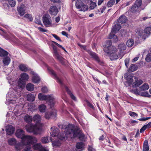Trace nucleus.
I'll list each match as a JSON object with an SVG mask.
<instances>
[{
	"label": "nucleus",
	"instance_id": "nucleus-19",
	"mask_svg": "<svg viewBox=\"0 0 151 151\" xmlns=\"http://www.w3.org/2000/svg\"><path fill=\"white\" fill-rule=\"evenodd\" d=\"M84 146V145L83 142H78L76 144V147L77 149H80V150H78L77 149H75V150L73 151H81L83 149Z\"/></svg>",
	"mask_w": 151,
	"mask_h": 151
},
{
	"label": "nucleus",
	"instance_id": "nucleus-53",
	"mask_svg": "<svg viewBox=\"0 0 151 151\" xmlns=\"http://www.w3.org/2000/svg\"><path fill=\"white\" fill-rule=\"evenodd\" d=\"M110 50H111V53L112 52H116V48L114 46H111V47L109 48Z\"/></svg>",
	"mask_w": 151,
	"mask_h": 151
},
{
	"label": "nucleus",
	"instance_id": "nucleus-27",
	"mask_svg": "<svg viewBox=\"0 0 151 151\" xmlns=\"http://www.w3.org/2000/svg\"><path fill=\"white\" fill-rule=\"evenodd\" d=\"M109 55L110 58L111 60H116L119 58L118 56L115 52H112Z\"/></svg>",
	"mask_w": 151,
	"mask_h": 151
},
{
	"label": "nucleus",
	"instance_id": "nucleus-49",
	"mask_svg": "<svg viewBox=\"0 0 151 151\" xmlns=\"http://www.w3.org/2000/svg\"><path fill=\"white\" fill-rule=\"evenodd\" d=\"M104 51L106 53L110 55V53H111V50H110L109 48H105L104 49Z\"/></svg>",
	"mask_w": 151,
	"mask_h": 151
},
{
	"label": "nucleus",
	"instance_id": "nucleus-18",
	"mask_svg": "<svg viewBox=\"0 0 151 151\" xmlns=\"http://www.w3.org/2000/svg\"><path fill=\"white\" fill-rule=\"evenodd\" d=\"M32 73L33 74L32 77V81L35 83H39L40 81V79L38 75L34 72H32Z\"/></svg>",
	"mask_w": 151,
	"mask_h": 151
},
{
	"label": "nucleus",
	"instance_id": "nucleus-34",
	"mask_svg": "<svg viewBox=\"0 0 151 151\" xmlns=\"http://www.w3.org/2000/svg\"><path fill=\"white\" fill-rule=\"evenodd\" d=\"M137 67L136 65L134 64H132L130 67V68L129 70V72H134L137 69Z\"/></svg>",
	"mask_w": 151,
	"mask_h": 151
},
{
	"label": "nucleus",
	"instance_id": "nucleus-42",
	"mask_svg": "<svg viewBox=\"0 0 151 151\" xmlns=\"http://www.w3.org/2000/svg\"><path fill=\"white\" fill-rule=\"evenodd\" d=\"M48 139V137H42V142L43 143H48L49 142H50V140H49Z\"/></svg>",
	"mask_w": 151,
	"mask_h": 151
},
{
	"label": "nucleus",
	"instance_id": "nucleus-21",
	"mask_svg": "<svg viewBox=\"0 0 151 151\" xmlns=\"http://www.w3.org/2000/svg\"><path fill=\"white\" fill-rule=\"evenodd\" d=\"M24 120L27 123H29L31 122L32 118L31 116L28 114H26L23 117Z\"/></svg>",
	"mask_w": 151,
	"mask_h": 151
},
{
	"label": "nucleus",
	"instance_id": "nucleus-36",
	"mask_svg": "<svg viewBox=\"0 0 151 151\" xmlns=\"http://www.w3.org/2000/svg\"><path fill=\"white\" fill-rule=\"evenodd\" d=\"M112 45L111 41L110 40H108L106 41L104 46L105 48H110Z\"/></svg>",
	"mask_w": 151,
	"mask_h": 151
},
{
	"label": "nucleus",
	"instance_id": "nucleus-55",
	"mask_svg": "<svg viewBox=\"0 0 151 151\" xmlns=\"http://www.w3.org/2000/svg\"><path fill=\"white\" fill-rule=\"evenodd\" d=\"M124 54V52L120 51V52L119 54V56H118L119 58H121L123 56Z\"/></svg>",
	"mask_w": 151,
	"mask_h": 151
},
{
	"label": "nucleus",
	"instance_id": "nucleus-58",
	"mask_svg": "<svg viewBox=\"0 0 151 151\" xmlns=\"http://www.w3.org/2000/svg\"><path fill=\"white\" fill-rule=\"evenodd\" d=\"M150 117H146V118H140L139 119V120L140 121H145L149 119H150Z\"/></svg>",
	"mask_w": 151,
	"mask_h": 151
},
{
	"label": "nucleus",
	"instance_id": "nucleus-14",
	"mask_svg": "<svg viewBox=\"0 0 151 151\" xmlns=\"http://www.w3.org/2000/svg\"><path fill=\"white\" fill-rule=\"evenodd\" d=\"M33 148L35 150H39L38 151H48L45 147H42L40 143H37L33 145Z\"/></svg>",
	"mask_w": 151,
	"mask_h": 151
},
{
	"label": "nucleus",
	"instance_id": "nucleus-17",
	"mask_svg": "<svg viewBox=\"0 0 151 151\" xmlns=\"http://www.w3.org/2000/svg\"><path fill=\"white\" fill-rule=\"evenodd\" d=\"M15 130L14 128L12 125H8L6 127V132L7 134L11 135L13 134Z\"/></svg>",
	"mask_w": 151,
	"mask_h": 151
},
{
	"label": "nucleus",
	"instance_id": "nucleus-23",
	"mask_svg": "<svg viewBox=\"0 0 151 151\" xmlns=\"http://www.w3.org/2000/svg\"><path fill=\"white\" fill-rule=\"evenodd\" d=\"M121 26L119 24L117 23L113 27L112 30L113 31L116 32L119 30L121 29Z\"/></svg>",
	"mask_w": 151,
	"mask_h": 151
},
{
	"label": "nucleus",
	"instance_id": "nucleus-22",
	"mask_svg": "<svg viewBox=\"0 0 151 151\" xmlns=\"http://www.w3.org/2000/svg\"><path fill=\"white\" fill-rule=\"evenodd\" d=\"M149 86L147 83H144L141 86L139 87V90L141 91H145L149 89Z\"/></svg>",
	"mask_w": 151,
	"mask_h": 151
},
{
	"label": "nucleus",
	"instance_id": "nucleus-26",
	"mask_svg": "<svg viewBox=\"0 0 151 151\" xmlns=\"http://www.w3.org/2000/svg\"><path fill=\"white\" fill-rule=\"evenodd\" d=\"M10 61V58L8 57H4L3 60V63L5 65H8L9 64Z\"/></svg>",
	"mask_w": 151,
	"mask_h": 151
},
{
	"label": "nucleus",
	"instance_id": "nucleus-4",
	"mask_svg": "<svg viewBox=\"0 0 151 151\" xmlns=\"http://www.w3.org/2000/svg\"><path fill=\"white\" fill-rule=\"evenodd\" d=\"M33 121L36 123L35 125L32 124H28L25 127L27 132H33L35 134H39L42 130V124L40 123L41 117L39 114L35 115L32 118Z\"/></svg>",
	"mask_w": 151,
	"mask_h": 151
},
{
	"label": "nucleus",
	"instance_id": "nucleus-32",
	"mask_svg": "<svg viewBox=\"0 0 151 151\" xmlns=\"http://www.w3.org/2000/svg\"><path fill=\"white\" fill-rule=\"evenodd\" d=\"M27 89L29 91H33L34 88V85L31 83H29L26 86Z\"/></svg>",
	"mask_w": 151,
	"mask_h": 151
},
{
	"label": "nucleus",
	"instance_id": "nucleus-28",
	"mask_svg": "<svg viewBox=\"0 0 151 151\" xmlns=\"http://www.w3.org/2000/svg\"><path fill=\"white\" fill-rule=\"evenodd\" d=\"M38 109L41 112H45L46 109V106L44 104H41L38 106Z\"/></svg>",
	"mask_w": 151,
	"mask_h": 151
},
{
	"label": "nucleus",
	"instance_id": "nucleus-45",
	"mask_svg": "<svg viewBox=\"0 0 151 151\" xmlns=\"http://www.w3.org/2000/svg\"><path fill=\"white\" fill-rule=\"evenodd\" d=\"M145 60L147 62H149L151 60V53H149L147 55Z\"/></svg>",
	"mask_w": 151,
	"mask_h": 151
},
{
	"label": "nucleus",
	"instance_id": "nucleus-43",
	"mask_svg": "<svg viewBox=\"0 0 151 151\" xmlns=\"http://www.w3.org/2000/svg\"><path fill=\"white\" fill-rule=\"evenodd\" d=\"M142 4L141 0H136L134 5L139 8L140 6Z\"/></svg>",
	"mask_w": 151,
	"mask_h": 151
},
{
	"label": "nucleus",
	"instance_id": "nucleus-54",
	"mask_svg": "<svg viewBox=\"0 0 151 151\" xmlns=\"http://www.w3.org/2000/svg\"><path fill=\"white\" fill-rule=\"evenodd\" d=\"M129 114L130 116H137V114L135 113L130 111H129Z\"/></svg>",
	"mask_w": 151,
	"mask_h": 151
},
{
	"label": "nucleus",
	"instance_id": "nucleus-48",
	"mask_svg": "<svg viewBox=\"0 0 151 151\" xmlns=\"http://www.w3.org/2000/svg\"><path fill=\"white\" fill-rule=\"evenodd\" d=\"M55 56L57 59L59 61H61L63 60V58L62 57L59 55L56 52L55 53Z\"/></svg>",
	"mask_w": 151,
	"mask_h": 151
},
{
	"label": "nucleus",
	"instance_id": "nucleus-30",
	"mask_svg": "<svg viewBox=\"0 0 151 151\" xmlns=\"http://www.w3.org/2000/svg\"><path fill=\"white\" fill-rule=\"evenodd\" d=\"M95 60L100 65H104V63L100 59L97 55L95 53Z\"/></svg>",
	"mask_w": 151,
	"mask_h": 151
},
{
	"label": "nucleus",
	"instance_id": "nucleus-25",
	"mask_svg": "<svg viewBox=\"0 0 151 151\" xmlns=\"http://www.w3.org/2000/svg\"><path fill=\"white\" fill-rule=\"evenodd\" d=\"M35 95L32 94L31 93L27 95V99L29 102H33L35 99Z\"/></svg>",
	"mask_w": 151,
	"mask_h": 151
},
{
	"label": "nucleus",
	"instance_id": "nucleus-57",
	"mask_svg": "<svg viewBox=\"0 0 151 151\" xmlns=\"http://www.w3.org/2000/svg\"><path fill=\"white\" fill-rule=\"evenodd\" d=\"M52 36L56 40H59V41L60 42H62V40L60 39V38H59V37L57 35H56L55 34H52Z\"/></svg>",
	"mask_w": 151,
	"mask_h": 151
},
{
	"label": "nucleus",
	"instance_id": "nucleus-40",
	"mask_svg": "<svg viewBox=\"0 0 151 151\" xmlns=\"http://www.w3.org/2000/svg\"><path fill=\"white\" fill-rule=\"evenodd\" d=\"M134 44V41L132 39L128 40L127 42V45L129 47H132Z\"/></svg>",
	"mask_w": 151,
	"mask_h": 151
},
{
	"label": "nucleus",
	"instance_id": "nucleus-64",
	"mask_svg": "<svg viewBox=\"0 0 151 151\" xmlns=\"http://www.w3.org/2000/svg\"><path fill=\"white\" fill-rule=\"evenodd\" d=\"M78 45L80 46V47L83 48L84 50H86V47L85 46L82 45L80 44H78Z\"/></svg>",
	"mask_w": 151,
	"mask_h": 151
},
{
	"label": "nucleus",
	"instance_id": "nucleus-8",
	"mask_svg": "<svg viewBox=\"0 0 151 151\" xmlns=\"http://www.w3.org/2000/svg\"><path fill=\"white\" fill-rule=\"evenodd\" d=\"M75 0H72V1H73ZM76 7L79 9V10L81 11L85 12L88 9V6L87 5L84 4L82 2L79 1L78 0H77V2L76 1Z\"/></svg>",
	"mask_w": 151,
	"mask_h": 151
},
{
	"label": "nucleus",
	"instance_id": "nucleus-50",
	"mask_svg": "<svg viewBox=\"0 0 151 151\" xmlns=\"http://www.w3.org/2000/svg\"><path fill=\"white\" fill-rule=\"evenodd\" d=\"M114 32L112 31V30L109 35L108 36V38L109 39H111L112 38L114 37Z\"/></svg>",
	"mask_w": 151,
	"mask_h": 151
},
{
	"label": "nucleus",
	"instance_id": "nucleus-35",
	"mask_svg": "<svg viewBox=\"0 0 151 151\" xmlns=\"http://www.w3.org/2000/svg\"><path fill=\"white\" fill-rule=\"evenodd\" d=\"M115 0H109L107 3L106 6L108 8L112 7L115 4Z\"/></svg>",
	"mask_w": 151,
	"mask_h": 151
},
{
	"label": "nucleus",
	"instance_id": "nucleus-2",
	"mask_svg": "<svg viewBox=\"0 0 151 151\" xmlns=\"http://www.w3.org/2000/svg\"><path fill=\"white\" fill-rule=\"evenodd\" d=\"M20 77L17 82V86L9 89L6 97V101L9 103L7 102L6 104H15L17 99L20 96V92L25 87V81L29 78L28 75L25 73H21Z\"/></svg>",
	"mask_w": 151,
	"mask_h": 151
},
{
	"label": "nucleus",
	"instance_id": "nucleus-52",
	"mask_svg": "<svg viewBox=\"0 0 151 151\" xmlns=\"http://www.w3.org/2000/svg\"><path fill=\"white\" fill-rule=\"evenodd\" d=\"M42 91L44 93H47L48 91L47 88L45 86L43 87L41 89Z\"/></svg>",
	"mask_w": 151,
	"mask_h": 151
},
{
	"label": "nucleus",
	"instance_id": "nucleus-39",
	"mask_svg": "<svg viewBox=\"0 0 151 151\" xmlns=\"http://www.w3.org/2000/svg\"><path fill=\"white\" fill-rule=\"evenodd\" d=\"M138 7L134 4L131 7L130 10L132 12L135 13L138 10Z\"/></svg>",
	"mask_w": 151,
	"mask_h": 151
},
{
	"label": "nucleus",
	"instance_id": "nucleus-20",
	"mask_svg": "<svg viewBox=\"0 0 151 151\" xmlns=\"http://www.w3.org/2000/svg\"><path fill=\"white\" fill-rule=\"evenodd\" d=\"M127 17L124 15H121L118 19V22L119 23L123 24L125 23L127 21Z\"/></svg>",
	"mask_w": 151,
	"mask_h": 151
},
{
	"label": "nucleus",
	"instance_id": "nucleus-56",
	"mask_svg": "<svg viewBox=\"0 0 151 151\" xmlns=\"http://www.w3.org/2000/svg\"><path fill=\"white\" fill-rule=\"evenodd\" d=\"M39 30L40 32H47V30L46 29H44L43 28L40 27H38L37 28Z\"/></svg>",
	"mask_w": 151,
	"mask_h": 151
},
{
	"label": "nucleus",
	"instance_id": "nucleus-12",
	"mask_svg": "<svg viewBox=\"0 0 151 151\" xmlns=\"http://www.w3.org/2000/svg\"><path fill=\"white\" fill-rule=\"evenodd\" d=\"M134 79V82L132 84V87L133 88L138 87L143 83L142 80L140 79H138L137 77H135Z\"/></svg>",
	"mask_w": 151,
	"mask_h": 151
},
{
	"label": "nucleus",
	"instance_id": "nucleus-33",
	"mask_svg": "<svg viewBox=\"0 0 151 151\" xmlns=\"http://www.w3.org/2000/svg\"><path fill=\"white\" fill-rule=\"evenodd\" d=\"M118 49L120 51L126 50L127 47L126 45L124 43H121L118 45Z\"/></svg>",
	"mask_w": 151,
	"mask_h": 151
},
{
	"label": "nucleus",
	"instance_id": "nucleus-24",
	"mask_svg": "<svg viewBox=\"0 0 151 151\" xmlns=\"http://www.w3.org/2000/svg\"><path fill=\"white\" fill-rule=\"evenodd\" d=\"M65 88L66 91L67 92L68 94L69 95L71 98L74 101H76V97L74 96V95L71 93V91L69 89V88L67 86H65Z\"/></svg>",
	"mask_w": 151,
	"mask_h": 151
},
{
	"label": "nucleus",
	"instance_id": "nucleus-59",
	"mask_svg": "<svg viewBox=\"0 0 151 151\" xmlns=\"http://www.w3.org/2000/svg\"><path fill=\"white\" fill-rule=\"evenodd\" d=\"M14 36L13 35H11V36H9L7 35V37H6V39L7 40H11L14 38Z\"/></svg>",
	"mask_w": 151,
	"mask_h": 151
},
{
	"label": "nucleus",
	"instance_id": "nucleus-11",
	"mask_svg": "<svg viewBox=\"0 0 151 151\" xmlns=\"http://www.w3.org/2000/svg\"><path fill=\"white\" fill-rule=\"evenodd\" d=\"M46 66L47 67V69L49 73L51 74L54 77V78L57 80V82H58L60 84H62V83L61 80L57 77L54 71L51 68L48 66L47 65H46Z\"/></svg>",
	"mask_w": 151,
	"mask_h": 151
},
{
	"label": "nucleus",
	"instance_id": "nucleus-1",
	"mask_svg": "<svg viewBox=\"0 0 151 151\" xmlns=\"http://www.w3.org/2000/svg\"><path fill=\"white\" fill-rule=\"evenodd\" d=\"M51 137H50V141L52 142L53 146H59L61 143L60 140H63L67 139H72L78 137L80 139V136L83 137L84 135L81 134V130L77 127H75L73 125L69 124L65 128L64 131L65 134L59 135V130L55 127L51 128Z\"/></svg>",
	"mask_w": 151,
	"mask_h": 151
},
{
	"label": "nucleus",
	"instance_id": "nucleus-60",
	"mask_svg": "<svg viewBox=\"0 0 151 151\" xmlns=\"http://www.w3.org/2000/svg\"><path fill=\"white\" fill-rule=\"evenodd\" d=\"M87 105L93 109V106L89 102L87 101Z\"/></svg>",
	"mask_w": 151,
	"mask_h": 151
},
{
	"label": "nucleus",
	"instance_id": "nucleus-51",
	"mask_svg": "<svg viewBox=\"0 0 151 151\" xmlns=\"http://www.w3.org/2000/svg\"><path fill=\"white\" fill-rule=\"evenodd\" d=\"M129 61V58H127L124 60L125 64L127 68H128V67Z\"/></svg>",
	"mask_w": 151,
	"mask_h": 151
},
{
	"label": "nucleus",
	"instance_id": "nucleus-13",
	"mask_svg": "<svg viewBox=\"0 0 151 151\" xmlns=\"http://www.w3.org/2000/svg\"><path fill=\"white\" fill-rule=\"evenodd\" d=\"M49 11L50 14L52 15H56L58 12L57 8L55 6H51Z\"/></svg>",
	"mask_w": 151,
	"mask_h": 151
},
{
	"label": "nucleus",
	"instance_id": "nucleus-44",
	"mask_svg": "<svg viewBox=\"0 0 151 151\" xmlns=\"http://www.w3.org/2000/svg\"><path fill=\"white\" fill-rule=\"evenodd\" d=\"M35 23L38 24H40L42 26V24L41 23L40 21V18L39 17H36L35 19Z\"/></svg>",
	"mask_w": 151,
	"mask_h": 151
},
{
	"label": "nucleus",
	"instance_id": "nucleus-3",
	"mask_svg": "<svg viewBox=\"0 0 151 151\" xmlns=\"http://www.w3.org/2000/svg\"><path fill=\"white\" fill-rule=\"evenodd\" d=\"M15 135L17 137L22 139L21 143L23 147H24L22 151H31L30 150L32 147L31 145L37 142L36 138L29 135H25L24 132L20 129L17 130Z\"/></svg>",
	"mask_w": 151,
	"mask_h": 151
},
{
	"label": "nucleus",
	"instance_id": "nucleus-16",
	"mask_svg": "<svg viewBox=\"0 0 151 151\" xmlns=\"http://www.w3.org/2000/svg\"><path fill=\"white\" fill-rule=\"evenodd\" d=\"M126 83L128 84V86H130L133 84L134 83L133 75L132 74H129L127 77Z\"/></svg>",
	"mask_w": 151,
	"mask_h": 151
},
{
	"label": "nucleus",
	"instance_id": "nucleus-9",
	"mask_svg": "<svg viewBox=\"0 0 151 151\" xmlns=\"http://www.w3.org/2000/svg\"><path fill=\"white\" fill-rule=\"evenodd\" d=\"M129 91L137 95H140L142 96L147 97L149 95L147 92H141V91L137 88L130 89Z\"/></svg>",
	"mask_w": 151,
	"mask_h": 151
},
{
	"label": "nucleus",
	"instance_id": "nucleus-47",
	"mask_svg": "<svg viewBox=\"0 0 151 151\" xmlns=\"http://www.w3.org/2000/svg\"><path fill=\"white\" fill-rule=\"evenodd\" d=\"M24 17L25 18H28L31 21H32L33 20V18H32L31 15L30 14H26Z\"/></svg>",
	"mask_w": 151,
	"mask_h": 151
},
{
	"label": "nucleus",
	"instance_id": "nucleus-61",
	"mask_svg": "<svg viewBox=\"0 0 151 151\" xmlns=\"http://www.w3.org/2000/svg\"><path fill=\"white\" fill-rule=\"evenodd\" d=\"M106 9V6H104L102 7V8H101V9H100V10L101 11V13H102L104 11V10Z\"/></svg>",
	"mask_w": 151,
	"mask_h": 151
},
{
	"label": "nucleus",
	"instance_id": "nucleus-38",
	"mask_svg": "<svg viewBox=\"0 0 151 151\" xmlns=\"http://www.w3.org/2000/svg\"><path fill=\"white\" fill-rule=\"evenodd\" d=\"M94 0H88V2L90 3V8L91 9H93L94 8Z\"/></svg>",
	"mask_w": 151,
	"mask_h": 151
},
{
	"label": "nucleus",
	"instance_id": "nucleus-10",
	"mask_svg": "<svg viewBox=\"0 0 151 151\" xmlns=\"http://www.w3.org/2000/svg\"><path fill=\"white\" fill-rule=\"evenodd\" d=\"M26 6L25 5L21 4L17 8V10L19 15L21 16L24 15L25 13Z\"/></svg>",
	"mask_w": 151,
	"mask_h": 151
},
{
	"label": "nucleus",
	"instance_id": "nucleus-63",
	"mask_svg": "<svg viewBox=\"0 0 151 151\" xmlns=\"http://www.w3.org/2000/svg\"><path fill=\"white\" fill-rule=\"evenodd\" d=\"M104 1V0H99L98 2V5H101V3Z\"/></svg>",
	"mask_w": 151,
	"mask_h": 151
},
{
	"label": "nucleus",
	"instance_id": "nucleus-31",
	"mask_svg": "<svg viewBox=\"0 0 151 151\" xmlns=\"http://www.w3.org/2000/svg\"><path fill=\"white\" fill-rule=\"evenodd\" d=\"M19 67L20 69L22 71L26 72L28 70L27 67L24 64L20 65Z\"/></svg>",
	"mask_w": 151,
	"mask_h": 151
},
{
	"label": "nucleus",
	"instance_id": "nucleus-7",
	"mask_svg": "<svg viewBox=\"0 0 151 151\" xmlns=\"http://www.w3.org/2000/svg\"><path fill=\"white\" fill-rule=\"evenodd\" d=\"M42 20L44 25L47 27L52 26V20L50 16L48 14H44L42 18Z\"/></svg>",
	"mask_w": 151,
	"mask_h": 151
},
{
	"label": "nucleus",
	"instance_id": "nucleus-37",
	"mask_svg": "<svg viewBox=\"0 0 151 151\" xmlns=\"http://www.w3.org/2000/svg\"><path fill=\"white\" fill-rule=\"evenodd\" d=\"M8 54V53L7 52L0 47V56H4L5 55H7Z\"/></svg>",
	"mask_w": 151,
	"mask_h": 151
},
{
	"label": "nucleus",
	"instance_id": "nucleus-62",
	"mask_svg": "<svg viewBox=\"0 0 151 151\" xmlns=\"http://www.w3.org/2000/svg\"><path fill=\"white\" fill-rule=\"evenodd\" d=\"M114 40L115 42H116L118 41V39L117 36H115L114 35Z\"/></svg>",
	"mask_w": 151,
	"mask_h": 151
},
{
	"label": "nucleus",
	"instance_id": "nucleus-29",
	"mask_svg": "<svg viewBox=\"0 0 151 151\" xmlns=\"http://www.w3.org/2000/svg\"><path fill=\"white\" fill-rule=\"evenodd\" d=\"M149 147L148 144V142L147 140H145L144 142L143 145V151H148Z\"/></svg>",
	"mask_w": 151,
	"mask_h": 151
},
{
	"label": "nucleus",
	"instance_id": "nucleus-6",
	"mask_svg": "<svg viewBox=\"0 0 151 151\" xmlns=\"http://www.w3.org/2000/svg\"><path fill=\"white\" fill-rule=\"evenodd\" d=\"M8 142L10 145L15 146L16 151H20L23 147H24L21 143H17V140L14 138L9 139L8 140Z\"/></svg>",
	"mask_w": 151,
	"mask_h": 151
},
{
	"label": "nucleus",
	"instance_id": "nucleus-41",
	"mask_svg": "<svg viewBox=\"0 0 151 151\" xmlns=\"http://www.w3.org/2000/svg\"><path fill=\"white\" fill-rule=\"evenodd\" d=\"M144 31L147 34H151V27H146L144 29Z\"/></svg>",
	"mask_w": 151,
	"mask_h": 151
},
{
	"label": "nucleus",
	"instance_id": "nucleus-46",
	"mask_svg": "<svg viewBox=\"0 0 151 151\" xmlns=\"http://www.w3.org/2000/svg\"><path fill=\"white\" fill-rule=\"evenodd\" d=\"M9 3L12 7L14 6L16 4L15 0H9Z\"/></svg>",
	"mask_w": 151,
	"mask_h": 151
},
{
	"label": "nucleus",
	"instance_id": "nucleus-15",
	"mask_svg": "<svg viewBox=\"0 0 151 151\" xmlns=\"http://www.w3.org/2000/svg\"><path fill=\"white\" fill-rule=\"evenodd\" d=\"M56 115V111L55 109H53L50 112H47L46 113L45 116L46 119H49L51 116L52 117H55Z\"/></svg>",
	"mask_w": 151,
	"mask_h": 151
},
{
	"label": "nucleus",
	"instance_id": "nucleus-5",
	"mask_svg": "<svg viewBox=\"0 0 151 151\" xmlns=\"http://www.w3.org/2000/svg\"><path fill=\"white\" fill-rule=\"evenodd\" d=\"M38 97L40 101L45 100L51 107L53 106L56 102L55 98L52 95H45L39 93Z\"/></svg>",
	"mask_w": 151,
	"mask_h": 151
}]
</instances>
